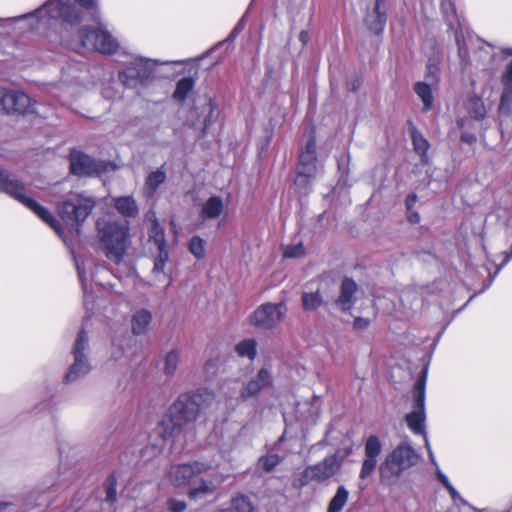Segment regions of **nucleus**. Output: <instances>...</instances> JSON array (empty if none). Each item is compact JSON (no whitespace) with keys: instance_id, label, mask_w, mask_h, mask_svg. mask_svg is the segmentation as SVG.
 <instances>
[{"instance_id":"1","label":"nucleus","mask_w":512,"mask_h":512,"mask_svg":"<svg viewBox=\"0 0 512 512\" xmlns=\"http://www.w3.org/2000/svg\"><path fill=\"white\" fill-rule=\"evenodd\" d=\"M81 7L92 11L93 19L99 23L100 11L98 0H75ZM81 10L71 0H48L41 7L31 13L6 19L17 22L31 19V29L40 30L52 28L57 22L63 24L78 25L82 21Z\"/></svg>"},{"instance_id":"2","label":"nucleus","mask_w":512,"mask_h":512,"mask_svg":"<svg viewBox=\"0 0 512 512\" xmlns=\"http://www.w3.org/2000/svg\"><path fill=\"white\" fill-rule=\"evenodd\" d=\"M216 395L207 388L180 394L168 409V418L174 429H181L197 420L200 413L209 408Z\"/></svg>"},{"instance_id":"3","label":"nucleus","mask_w":512,"mask_h":512,"mask_svg":"<svg viewBox=\"0 0 512 512\" xmlns=\"http://www.w3.org/2000/svg\"><path fill=\"white\" fill-rule=\"evenodd\" d=\"M24 191L25 186L20 180L15 178L8 171L0 168V192L6 193L27 207L65 240L59 221L52 215L49 210L40 205L33 198L27 196Z\"/></svg>"},{"instance_id":"4","label":"nucleus","mask_w":512,"mask_h":512,"mask_svg":"<svg viewBox=\"0 0 512 512\" xmlns=\"http://www.w3.org/2000/svg\"><path fill=\"white\" fill-rule=\"evenodd\" d=\"M419 461V455L408 443L396 446L379 466L380 481L385 486L395 485L400 477Z\"/></svg>"},{"instance_id":"5","label":"nucleus","mask_w":512,"mask_h":512,"mask_svg":"<svg viewBox=\"0 0 512 512\" xmlns=\"http://www.w3.org/2000/svg\"><path fill=\"white\" fill-rule=\"evenodd\" d=\"M79 41L67 42V47L79 54L89 52H99L101 54L111 55L118 51L119 43L112 34L104 29L99 23V27L91 28L84 26L78 31Z\"/></svg>"},{"instance_id":"6","label":"nucleus","mask_w":512,"mask_h":512,"mask_svg":"<svg viewBox=\"0 0 512 512\" xmlns=\"http://www.w3.org/2000/svg\"><path fill=\"white\" fill-rule=\"evenodd\" d=\"M96 201L85 193L70 195L58 205V214L70 233L79 235L80 225L91 214Z\"/></svg>"},{"instance_id":"7","label":"nucleus","mask_w":512,"mask_h":512,"mask_svg":"<svg viewBox=\"0 0 512 512\" xmlns=\"http://www.w3.org/2000/svg\"><path fill=\"white\" fill-rule=\"evenodd\" d=\"M100 240L105 248L108 259L119 263L126 251V241L129 234L128 222H110L99 229Z\"/></svg>"},{"instance_id":"8","label":"nucleus","mask_w":512,"mask_h":512,"mask_svg":"<svg viewBox=\"0 0 512 512\" xmlns=\"http://www.w3.org/2000/svg\"><path fill=\"white\" fill-rule=\"evenodd\" d=\"M318 172L316 139L310 136L299 155L295 185L299 192L308 194Z\"/></svg>"},{"instance_id":"9","label":"nucleus","mask_w":512,"mask_h":512,"mask_svg":"<svg viewBox=\"0 0 512 512\" xmlns=\"http://www.w3.org/2000/svg\"><path fill=\"white\" fill-rule=\"evenodd\" d=\"M428 367H424L413 387V410L405 416L409 429L416 435L425 438V398Z\"/></svg>"},{"instance_id":"10","label":"nucleus","mask_w":512,"mask_h":512,"mask_svg":"<svg viewBox=\"0 0 512 512\" xmlns=\"http://www.w3.org/2000/svg\"><path fill=\"white\" fill-rule=\"evenodd\" d=\"M341 460L336 454L326 456L321 462L307 466L303 472L293 479L292 486L302 489L311 482L322 483L338 473Z\"/></svg>"},{"instance_id":"11","label":"nucleus","mask_w":512,"mask_h":512,"mask_svg":"<svg viewBox=\"0 0 512 512\" xmlns=\"http://www.w3.org/2000/svg\"><path fill=\"white\" fill-rule=\"evenodd\" d=\"M363 25L375 37L382 36L387 23V0H361Z\"/></svg>"},{"instance_id":"12","label":"nucleus","mask_w":512,"mask_h":512,"mask_svg":"<svg viewBox=\"0 0 512 512\" xmlns=\"http://www.w3.org/2000/svg\"><path fill=\"white\" fill-rule=\"evenodd\" d=\"M89 347V338L87 332L82 329L73 346L72 354L74 362L66 373L64 380L66 383H71L78 380L80 377L87 375L91 370V365L86 355Z\"/></svg>"},{"instance_id":"13","label":"nucleus","mask_w":512,"mask_h":512,"mask_svg":"<svg viewBox=\"0 0 512 512\" xmlns=\"http://www.w3.org/2000/svg\"><path fill=\"white\" fill-rule=\"evenodd\" d=\"M286 310L284 302L277 304L264 303L249 316V322L258 329L272 330L282 322Z\"/></svg>"},{"instance_id":"14","label":"nucleus","mask_w":512,"mask_h":512,"mask_svg":"<svg viewBox=\"0 0 512 512\" xmlns=\"http://www.w3.org/2000/svg\"><path fill=\"white\" fill-rule=\"evenodd\" d=\"M210 468L211 465L198 461L192 464H180L171 467L169 477L173 484L181 486L190 483L193 478L208 471Z\"/></svg>"},{"instance_id":"15","label":"nucleus","mask_w":512,"mask_h":512,"mask_svg":"<svg viewBox=\"0 0 512 512\" xmlns=\"http://www.w3.org/2000/svg\"><path fill=\"white\" fill-rule=\"evenodd\" d=\"M382 451V443L378 436L371 435L367 438L364 446V460L360 470L359 478L364 480L372 475L378 463V456Z\"/></svg>"},{"instance_id":"16","label":"nucleus","mask_w":512,"mask_h":512,"mask_svg":"<svg viewBox=\"0 0 512 512\" xmlns=\"http://www.w3.org/2000/svg\"><path fill=\"white\" fill-rule=\"evenodd\" d=\"M439 66H428L427 81H419L414 85V91L423 102V111L428 112L433 108L434 97L431 86L439 81Z\"/></svg>"},{"instance_id":"17","label":"nucleus","mask_w":512,"mask_h":512,"mask_svg":"<svg viewBox=\"0 0 512 512\" xmlns=\"http://www.w3.org/2000/svg\"><path fill=\"white\" fill-rule=\"evenodd\" d=\"M70 170L77 176H90L100 173L102 166L89 155L73 150L70 153Z\"/></svg>"},{"instance_id":"18","label":"nucleus","mask_w":512,"mask_h":512,"mask_svg":"<svg viewBox=\"0 0 512 512\" xmlns=\"http://www.w3.org/2000/svg\"><path fill=\"white\" fill-rule=\"evenodd\" d=\"M245 21L244 18L240 19L238 23L234 26L228 37L218 42L214 47L207 50L206 52L196 56L195 58H189L185 60H176V61H162V64H198L199 62L206 59L208 56L213 55L215 52L223 48L224 46L226 49H228L234 42V40L237 38V36L242 32L244 29Z\"/></svg>"},{"instance_id":"19","label":"nucleus","mask_w":512,"mask_h":512,"mask_svg":"<svg viewBox=\"0 0 512 512\" xmlns=\"http://www.w3.org/2000/svg\"><path fill=\"white\" fill-rule=\"evenodd\" d=\"M273 379L267 368H261L258 373L248 380L240 390V398L243 401L257 396L263 389L270 387Z\"/></svg>"},{"instance_id":"20","label":"nucleus","mask_w":512,"mask_h":512,"mask_svg":"<svg viewBox=\"0 0 512 512\" xmlns=\"http://www.w3.org/2000/svg\"><path fill=\"white\" fill-rule=\"evenodd\" d=\"M357 283L349 277H345L339 287V295L334 304L343 313H350L356 304Z\"/></svg>"},{"instance_id":"21","label":"nucleus","mask_w":512,"mask_h":512,"mask_svg":"<svg viewBox=\"0 0 512 512\" xmlns=\"http://www.w3.org/2000/svg\"><path fill=\"white\" fill-rule=\"evenodd\" d=\"M151 71L148 66H126V68L119 73L122 83L130 88H136L139 85L147 83Z\"/></svg>"},{"instance_id":"22","label":"nucleus","mask_w":512,"mask_h":512,"mask_svg":"<svg viewBox=\"0 0 512 512\" xmlns=\"http://www.w3.org/2000/svg\"><path fill=\"white\" fill-rule=\"evenodd\" d=\"M492 92L493 88L487 84L482 89L481 96L473 94L468 97L466 109L473 119L481 121L486 117L487 110L482 98L487 95V99H489Z\"/></svg>"},{"instance_id":"23","label":"nucleus","mask_w":512,"mask_h":512,"mask_svg":"<svg viewBox=\"0 0 512 512\" xmlns=\"http://www.w3.org/2000/svg\"><path fill=\"white\" fill-rule=\"evenodd\" d=\"M503 92L498 107L501 116H512V66H508L502 75Z\"/></svg>"},{"instance_id":"24","label":"nucleus","mask_w":512,"mask_h":512,"mask_svg":"<svg viewBox=\"0 0 512 512\" xmlns=\"http://www.w3.org/2000/svg\"><path fill=\"white\" fill-rule=\"evenodd\" d=\"M34 112V103L24 92L12 90L8 114H26Z\"/></svg>"},{"instance_id":"25","label":"nucleus","mask_w":512,"mask_h":512,"mask_svg":"<svg viewBox=\"0 0 512 512\" xmlns=\"http://www.w3.org/2000/svg\"><path fill=\"white\" fill-rule=\"evenodd\" d=\"M114 207L124 218H135L139 213L136 200L132 196L114 198Z\"/></svg>"},{"instance_id":"26","label":"nucleus","mask_w":512,"mask_h":512,"mask_svg":"<svg viewBox=\"0 0 512 512\" xmlns=\"http://www.w3.org/2000/svg\"><path fill=\"white\" fill-rule=\"evenodd\" d=\"M224 210L223 200L220 196L213 195L203 204L200 216L202 219L218 218Z\"/></svg>"},{"instance_id":"27","label":"nucleus","mask_w":512,"mask_h":512,"mask_svg":"<svg viewBox=\"0 0 512 512\" xmlns=\"http://www.w3.org/2000/svg\"><path fill=\"white\" fill-rule=\"evenodd\" d=\"M152 315L146 309L136 311L131 319L132 332L135 335L145 334L151 324Z\"/></svg>"},{"instance_id":"28","label":"nucleus","mask_w":512,"mask_h":512,"mask_svg":"<svg viewBox=\"0 0 512 512\" xmlns=\"http://www.w3.org/2000/svg\"><path fill=\"white\" fill-rule=\"evenodd\" d=\"M304 311H315L324 304V298L319 289L316 291H304L301 296Z\"/></svg>"},{"instance_id":"29","label":"nucleus","mask_w":512,"mask_h":512,"mask_svg":"<svg viewBox=\"0 0 512 512\" xmlns=\"http://www.w3.org/2000/svg\"><path fill=\"white\" fill-rule=\"evenodd\" d=\"M195 86V78L194 77H183L180 79L177 84L175 91L173 93V98L180 103H183L188 95L193 91Z\"/></svg>"},{"instance_id":"30","label":"nucleus","mask_w":512,"mask_h":512,"mask_svg":"<svg viewBox=\"0 0 512 512\" xmlns=\"http://www.w3.org/2000/svg\"><path fill=\"white\" fill-rule=\"evenodd\" d=\"M144 225L149 230V238L154 241L160 249V228L155 210H149L144 218Z\"/></svg>"},{"instance_id":"31","label":"nucleus","mask_w":512,"mask_h":512,"mask_svg":"<svg viewBox=\"0 0 512 512\" xmlns=\"http://www.w3.org/2000/svg\"><path fill=\"white\" fill-rule=\"evenodd\" d=\"M348 497L349 491L343 485L339 486L328 504L327 512H341L348 501Z\"/></svg>"},{"instance_id":"32","label":"nucleus","mask_w":512,"mask_h":512,"mask_svg":"<svg viewBox=\"0 0 512 512\" xmlns=\"http://www.w3.org/2000/svg\"><path fill=\"white\" fill-rule=\"evenodd\" d=\"M235 351L240 357L254 360L257 354V341L254 338L244 339L235 346Z\"/></svg>"},{"instance_id":"33","label":"nucleus","mask_w":512,"mask_h":512,"mask_svg":"<svg viewBox=\"0 0 512 512\" xmlns=\"http://www.w3.org/2000/svg\"><path fill=\"white\" fill-rule=\"evenodd\" d=\"M233 512H256L250 497L244 494H238L231 500V508Z\"/></svg>"},{"instance_id":"34","label":"nucleus","mask_w":512,"mask_h":512,"mask_svg":"<svg viewBox=\"0 0 512 512\" xmlns=\"http://www.w3.org/2000/svg\"><path fill=\"white\" fill-rule=\"evenodd\" d=\"M411 139L414 150L421 156L425 157L429 150L430 144L428 140L415 127L411 129Z\"/></svg>"},{"instance_id":"35","label":"nucleus","mask_w":512,"mask_h":512,"mask_svg":"<svg viewBox=\"0 0 512 512\" xmlns=\"http://www.w3.org/2000/svg\"><path fill=\"white\" fill-rule=\"evenodd\" d=\"M160 185V170L152 172L146 179L143 194L149 200L151 199Z\"/></svg>"},{"instance_id":"36","label":"nucleus","mask_w":512,"mask_h":512,"mask_svg":"<svg viewBox=\"0 0 512 512\" xmlns=\"http://www.w3.org/2000/svg\"><path fill=\"white\" fill-rule=\"evenodd\" d=\"M180 362V353L178 350L168 352L164 359V373L166 375H174Z\"/></svg>"},{"instance_id":"37","label":"nucleus","mask_w":512,"mask_h":512,"mask_svg":"<svg viewBox=\"0 0 512 512\" xmlns=\"http://www.w3.org/2000/svg\"><path fill=\"white\" fill-rule=\"evenodd\" d=\"M441 9L444 17L449 25L452 27L455 22H458L457 12L455 3L452 0H443L441 3Z\"/></svg>"},{"instance_id":"38","label":"nucleus","mask_w":512,"mask_h":512,"mask_svg":"<svg viewBox=\"0 0 512 512\" xmlns=\"http://www.w3.org/2000/svg\"><path fill=\"white\" fill-rule=\"evenodd\" d=\"M189 251L197 259L205 256V241L199 236H193L189 241Z\"/></svg>"},{"instance_id":"39","label":"nucleus","mask_w":512,"mask_h":512,"mask_svg":"<svg viewBox=\"0 0 512 512\" xmlns=\"http://www.w3.org/2000/svg\"><path fill=\"white\" fill-rule=\"evenodd\" d=\"M105 490H106V502L113 504L116 499V491H117V480L114 475H110L105 481Z\"/></svg>"},{"instance_id":"40","label":"nucleus","mask_w":512,"mask_h":512,"mask_svg":"<svg viewBox=\"0 0 512 512\" xmlns=\"http://www.w3.org/2000/svg\"><path fill=\"white\" fill-rule=\"evenodd\" d=\"M213 490L214 488L211 484L202 481L198 487L190 489L189 496L191 499H200L211 494Z\"/></svg>"},{"instance_id":"41","label":"nucleus","mask_w":512,"mask_h":512,"mask_svg":"<svg viewBox=\"0 0 512 512\" xmlns=\"http://www.w3.org/2000/svg\"><path fill=\"white\" fill-rule=\"evenodd\" d=\"M282 461V458L277 454H269L259 459V464L266 472H271Z\"/></svg>"},{"instance_id":"42","label":"nucleus","mask_w":512,"mask_h":512,"mask_svg":"<svg viewBox=\"0 0 512 512\" xmlns=\"http://www.w3.org/2000/svg\"><path fill=\"white\" fill-rule=\"evenodd\" d=\"M305 254V248L302 243L295 245H288L283 250V256L285 258H298Z\"/></svg>"},{"instance_id":"43","label":"nucleus","mask_w":512,"mask_h":512,"mask_svg":"<svg viewBox=\"0 0 512 512\" xmlns=\"http://www.w3.org/2000/svg\"><path fill=\"white\" fill-rule=\"evenodd\" d=\"M11 91L10 89L0 87V114H8L9 112Z\"/></svg>"},{"instance_id":"44","label":"nucleus","mask_w":512,"mask_h":512,"mask_svg":"<svg viewBox=\"0 0 512 512\" xmlns=\"http://www.w3.org/2000/svg\"><path fill=\"white\" fill-rule=\"evenodd\" d=\"M362 83H363V79L360 75H358V74L351 75L347 79V83H346L347 89L351 92H356L361 87Z\"/></svg>"},{"instance_id":"45","label":"nucleus","mask_w":512,"mask_h":512,"mask_svg":"<svg viewBox=\"0 0 512 512\" xmlns=\"http://www.w3.org/2000/svg\"><path fill=\"white\" fill-rule=\"evenodd\" d=\"M167 504L171 512H184L186 509V503L182 500L170 499Z\"/></svg>"},{"instance_id":"46","label":"nucleus","mask_w":512,"mask_h":512,"mask_svg":"<svg viewBox=\"0 0 512 512\" xmlns=\"http://www.w3.org/2000/svg\"><path fill=\"white\" fill-rule=\"evenodd\" d=\"M370 326V319L363 317H355L353 321V329L356 331L366 330Z\"/></svg>"},{"instance_id":"47","label":"nucleus","mask_w":512,"mask_h":512,"mask_svg":"<svg viewBox=\"0 0 512 512\" xmlns=\"http://www.w3.org/2000/svg\"><path fill=\"white\" fill-rule=\"evenodd\" d=\"M447 491L449 492L454 503L459 501L461 504L469 506V503L459 494L453 485L448 487Z\"/></svg>"},{"instance_id":"48","label":"nucleus","mask_w":512,"mask_h":512,"mask_svg":"<svg viewBox=\"0 0 512 512\" xmlns=\"http://www.w3.org/2000/svg\"><path fill=\"white\" fill-rule=\"evenodd\" d=\"M150 62H152V64H154V65L160 64L157 59L152 60V59L136 57V56H132L131 60L126 62L125 64H149Z\"/></svg>"},{"instance_id":"49","label":"nucleus","mask_w":512,"mask_h":512,"mask_svg":"<svg viewBox=\"0 0 512 512\" xmlns=\"http://www.w3.org/2000/svg\"><path fill=\"white\" fill-rule=\"evenodd\" d=\"M512 56V48L502 49L501 54H494L492 57L493 61H504L507 57ZM509 64H512V60Z\"/></svg>"},{"instance_id":"50","label":"nucleus","mask_w":512,"mask_h":512,"mask_svg":"<svg viewBox=\"0 0 512 512\" xmlns=\"http://www.w3.org/2000/svg\"><path fill=\"white\" fill-rule=\"evenodd\" d=\"M457 45H458V53L461 58V61L466 62L468 60V51H467L464 43H462L458 37H457Z\"/></svg>"},{"instance_id":"51","label":"nucleus","mask_w":512,"mask_h":512,"mask_svg":"<svg viewBox=\"0 0 512 512\" xmlns=\"http://www.w3.org/2000/svg\"><path fill=\"white\" fill-rule=\"evenodd\" d=\"M418 200V197L415 193H412V194H409L406 199H405V206H406V209H407V212H410L415 203L417 202Z\"/></svg>"},{"instance_id":"52","label":"nucleus","mask_w":512,"mask_h":512,"mask_svg":"<svg viewBox=\"0 0 512 512\" xmlns=\"http://www.w3.org/2000/svg\"><path fill=\"white\" fill-rule=\"evenodd\" d=\"M436 476H437V479L443 484V486L446 489L452 485L450 483L449 479L447 478V476L440 470V468L438 466L436 468Z\"/></svg>"},{"instance_id":"53","label":"nucleus","mask_w":512,"mask_h":512,"mask_svg":"<svg viewBox=\"0 0 512 512\" xmlns=\"http://www.w3.org/2000/svg\"><path fill=\"white\" fill-rule=\"evenodd\" d=\"M310 33L307 30H302L299 34V41L303 46L307 45L310 42Z\"/></svg>"},{"instance_id":"54","label":"nucleus","mask_w":512,"mask_h":512,"mask_svg":"<svg viewBox=\"0 0 512 512\" xmlns=\"http://www.w3.org/2000/svg\"><path fill=\"white\" fill-rule=\"evenodd\" d=\"M408 213V220L409 222H411L412 224H417L420 222V215L419 213L417 212H414L413 210H411L410 212H407Z\"/></svg>"},{"instance_id":"55","label":"nucleus","mask_w":512,"mask_h":512,"mask_svg":"<svg viewBox=\"0 0 512 512\" xmlns=\"http://www.w3.org/2000/svg\"><path fill=\"white\" fill-rule=\"evenodd\" d=\"M461 140L465 143L473 144L474 142H476V136L473 134L463 133L461 135Z\"/></svg>"},{"instance_id":"56","label":"nucleus","mask_w":512,"mask_h":512,"mask_svg":"<svg viewBox=\"0 0 512 512\" xmlns=\"http://www.w3.org/2000/svg\"><path fill=\"white\" fill-rule=\"evenodd\" d=\"M424 440H425V447L427 448V451H428L429 457H430V459H431L432 463L437 467L438 465H437V463H436V461H435V458H434L433 452H432V450H431L430 443H429V440H428V436H427V435H425Z\"/></svg>"},{"instance_id":"57","label":"nucleus","mask_w":512,"mask_h":512,"mask_svg":"<svg viewBox=\"0 0 512 512\" xmlns=\"http://www.w3.org/2000/svg\"><path fill=\"white\" fill-rule=\"evenodd\" d=\"M77 271H78V276H79L80 282L82 284V287L85 290V283H84L85 272L81 269V267L79 265H77Z\"/></svg>"},{"instance_id":"58","label":"nucleus","mask_w":512,"mask_h":512,"mask_svg":"<svg viewBox=\"0 0 512 512\" xmlns=\"http://www.w3.org/2000/svg\"><path fill=\"white\" fill-rule=\"evenodd\" d=\"M11 506L10 502L0 501V512H4Z\"/></svg>"},{"instance_id":"59","label":"nucleus","mask_w":512,"mask_h":512,"mask_svg":"<svg viewBox=\"0 0 512 512\" xmlns=\"http://www.w3.org/2000/svg\"><path fill=\"white\" fill-rule=\"evenodd\" d=\"M225 61V58L223 56H218L214 59L212 64H218L219 62Z\"/></svg>"},{"instance_id":"60","label":"nucleus","mask_w":512,"mask_h":512,"mask_svg":"<svg viewBox=\"0 0 512 512\" xmlns=\"http://www.w3.org/2000/svg\"><path fill=\"white\" fill-rule=\"evenodd\" d=\"M160 265V258L156 257L154 260V269H158Z\"/></svg>"},{"instance_id":"61","label":"nucleus","mask_w":512,"mask_h":512,"mask_svg":"<svg viewBox=\"0 0 512 512\" xmlns=\"http://www.w3.org/2000/svg\"><path fill=\"white\" fill-rule=\"evenodd\" d=\"M212 366H213V363H212V361H211V360H209V361H207V362L205 363V366H204V367H205V369H206V370H208V369H209L210 367H212Z\"/></svg>"},{"instance_id":"62","label":"nucleus","mask_w":512,"mask_h":512,"mask_svg":"<svg viewBox=\"0 0 512 512\" xmlns=\"http://www.w3.org/2000/svg\"><path fill=\"white\" fill-rule=\"evenodd\" d=\"M215 512H233V510L229 509V508H226V509H219V510H217Z\"/></svg>"},{"instance_id":"63","label":"nucleus","mask_w":512,"mask_h":512,"mask_svg":"<svg viewBox=\"0 0 512 512\" xmlns=\"http://www.w3.org/2000/svg\"><path fill=\"white\" fill-rule=\"evenodd\" d=\"M164 179H165V174L164 172L162 171V178H161V181L164 182Z\"/></svg>"},{"instance_id":"64","label":"nucleus","mask_w":512,"mask_h":512,"mask_svg":"<svg viewBox=\"0 0 512 512\" xmlns=\"http://www.w3.org/2000/svg\"><path fill=\"white\" fill-rule=\"evenodd\" d=\"M284 435H282L280 438H279V442H282L284 440Z\"/></svg>"}]
</instances>
